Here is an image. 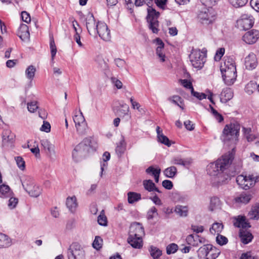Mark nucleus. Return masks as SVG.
Instances as JSON below:
<instances>
[{"label": "nucleus", "mask_w": 259, "mask_h": 259, "mask_svg": "<svg viewBox=\"0 0 259 259\" xmlns=\"http://www.w3.org/2000/svg\"><path fill=\"white\" fill-rule=\"evenodd\" d=\"M234 148L232 149V152H229L223 155L215 163H210L207 166V173L211 176H217L219 182L220 183H224L230 177L229 174L225 171L228 168L232 162L234 158Z\"/></svg>", "instance_id": "f257e3e1"}, {"label": "nucleus", "mask_w": 259, "mask_h": 259, "mask_svg": "<svg viewBox=\"0 0 259 259\" xmlns=\"http://www.w3.org/2000/svg\"><path fill=\"white\" fill-rule=\"evenodd\" d=\"M97 147V143L92 137L85 138L75 147L72 156L76 158L85 157L88 153L95 151Z\"/></svg>", "instance_id": "f03ea898"}, {"label": "nucleus", "mask_w": 259, "mask_h": 259, "mask_svg": "<svg viewBox=\"0 0 259 259\" xmlns=\"http://www.w3.org/2000/svg\"><path fill=\"white\" fill-rule=\"evenodd\" d=\"M221 70L225 84L228 85L233 84L237 77L236 66L233 59L226 60L224 67L221 66Z\"/></svg>", "instance_id": "7ed1b4c3"}, {"label": "nucleus", "mask_w": 259, "mask_h": 259, "mask_svg": "<svg viewBox=\"0 0 259 259\" xmlns=\"http://www.w3.org/2000/svg\"><path fill=\"white\" fill-rule=\"evenodd\" d=\"M240 128L239 124L237 122L226 124L223 131L222 140L225 143L230 142L232 144H236L238 141Z\"/></svg>", "instance_id": "20e7f679"}, {"label": "nucleus", "mask_w": 259, "mask_h": 259, "mask_svg": "<svg viewBox=\"0 0 259 259\" xmlns=\"http://www.w3.org/2000/svg\"><path fill=\"white\" fill-rule=\"evenodd\" d=\"M259 181V175L250 174L248 176L239 175L236 178V182L242 189L248 190L253 187Z\"/></svg>", "instance_id": "39448f33"}, {"label": "nucleus", "mask_w": 259, "mask_h": 259, "mask_svg": "<svg viewBox=\"0 0 259 259\" xmlns=\"http://www.w3.org/2000/svg\"><path fill=\"white\" fill-rule=\"evenodd\" d=\"M206 53L205 51H200L199 50H192L189 56L192 65L198 69L203 67L205 62Z\"/></svg>", "instance_id": "423d86ee"}, {"label": "nucleus", "mask_w": 259, "mask_h": 259, "mask_svg": "<svg viewBox=\"0 0 259 259\" xmlns=\"http://www.w3.org/2000/svg\"><path fill=\"white\" fill-rule=\"evenodd\" d=\"M198 252L199 255L204 256L205 259H215L218 257L221 251L211 244H206L200 247Z\"/></svg>", "instance_id": "0eeeda50"}, {"label": "nucleus", "mask_w": 259, "mask_h": 259, "mask_svg": "<svg viewBox=\"0 0 259 259\" xmlns=\"http://www.w3.org/2000/svg\"><path fill=\"white\" fill-rule=\"evenodd\" d=\"M197 18L201 24L208 25L215 21V13L212 9L204 8L199 12Z\"/></svg>", "instance_id": "6e6552de"}, {"label": "nucleus", "mask_w": 259, "mask_h": 259, "mask_svg": "<svg viewBox=\"0 0 259 259\" xmlns=\"http://www.w3.org/2000/svg\"><path fill=\"white\" fill-rule=\"evenodd\" d=\"M73 121L78 134L81 135L85 134L88 128V125L80 110L75 112L73 116Z\"/></svg>", "instance_id": "1a4fd4ad"}, {"label": "nucleus", "mask_w": 259, "mask_h": 259, "mask_svg": "<svg viewBox=\"0 0 259 259\" xmlns=\"http://www.w3.org/2000/svg\"><path fill=\"white\" fill-rule=\"evenodd\" d=\"M68 259H82L84 256V251L77 242L72 243L67 250Z\"/></svg>", "instance_id": "9d476101"}, {"label": "nucleus", "mask_w": 259, "mask_h": 259, "mask_svg": "<svg viewBox=\"0 0 259 259\" xmlns=\"http://www.w3.org/2000/svg\"><path fill=\"white\" fill-rule=\"evenodd\" d=\"M254 23V20L251 15H242L236 22L237 27L241 30H246L251 28Z\"/></svg>", "instance_id": "9b49d317"}, {"label": "nucleus", "mask_w": 259, "mask_h": 259, "mask_svg": "<svg viewBox=\"0 0 259 259\" xmlns=\"http://www.w3.org/2000/svg\"><path fill=\"white\" fill-rule=\"evenodd\" d=\"M96 34L105 41H109L111 38L110 30L108 29L106 24L104 22H99L96 25Z\"/></svg>", "instance_id": "f8f14e48"}, {"label": "nucleus", "mask_w": 259, "mask_h": 259, "mask_svg": "<svg viewBox=\"0 0 259 259\" xmlns=\"http://www.w3.org/2000/svg\"><path fill=\"white\" fill-rule=\"evenodd\" d=\"M186 241L189 245L198 247L200 245L205 243L206 240L197 234H190L187 236Z\"/></svg>", "instance_id": "ddd939ff"}, {"label": "nucleus", "mask_w": 259, "mask_h": 259, "mask_svg": "<svg viewBox=\"0 0 259 259\" xmlns=\"http://www.w3.org/2000/svg\"><path fill=\"white\" fill-rule=\"evenodd\" d=\"M144 235V229L142 224L139 223H132L130 228L128 236L141 237Z\"/></svg>", "instance_id": "4468645a"}, {"label": "nucleus", "mask_w": 259, "mask_h": 259, "mask_svg": "<svg viewBox=\"0 0 259 259\" xmlns=\"http://www.w3.org/2000/svg\"><path fill=\"white\" fill-rule=\"evenodd\" d=\"M259 38V31L252 29L246 32L242 37V39L247 44H253L256 42Z\"/></svg>", "instance_id": "2eb2a0df"}, {"label": "nucleus", "mask_w": 259, "mask_h": 259, "mask_svg": "<svg viewBox=\"0 0 259 259\" xmlns=\"http://www.w3.org/2000/svg\"><path fill=\"white\" fill-rule=\"evenodd\" d=\"M257 60L256 55L253 53H250L245 58V66L248 70H253L257 66Z\"/></svg>", "instance_id": "dca6fc26"}, {"label": "nucleus", "mask_w": 259, "mask_h": 259, "mask_svg": "<svg viewBox=\"0 0 259 259\" xmlns=\"http://www.w3.org/2000/svg\"><path fill=\"white\" fill-rule=\"evenodd\" d=\"M41 146L44 149L48 151L50 157L52 158L56 155L55 146L52 144L49 140L44 139L40 141Z\"/></svg>", "instance_id": "f3484780"}, {"label": "nucleus", "mask_w": 259, "mask_h": 259, "mask_svg": "<svg viewBox=\"0 0 259 259\" xmlns=\"http://www.w3.org/2000/svg\"><path fill=\"white\" fill-rule=\"evenodd\" d=\"M234 225L236 227L242 228V230L251 227L250 223L247 220L245 217L241 215H239L237 218H235Z\"/></svg>", "instance_id": "a211bd4d"}, {"label": "nucleus", "mask_w": 259, "mask_h": 259, "mask_svg": "<svg viewBox=\"0 0 259 259\" xmlns=\"http://www.w3.org/2000/svg\"><path fill=\"white\" fill-rule=\"evenodd\" d=\"M96 25L97 24H96L95 18L93 15H91L87 18L86 26L88 32L91 35L96 34Z\"/></svg>", "instance_id": "6ab92c4d"}, {"label": "nucleus", "mask_w": 259, "mask_h": 259, "mask_svg": "<svg viewBox=\"0 0 259 259\" xmlns=\"http://www.w3.org/2000/svg\"><path fill=\"white\" fill-rule=\"evenodd\" d=\"M17 34L22 40L28 39L30 37V33L28 26L24 24H21Z\"/></svg>", "instance_id": "aec40b11"}, {"label": "nucleus", "mask_w": 259, "mask_h": 259, "mask_svg": "<svg viewBox=\"0 0 259 259\" xmlns=\"http://www.w3.org/2000/svg\"><path fill=\"white\" fill-rule=\"evenodd\" d=\"M127 242L134 248L140 249L143 246V240L141 237L128 236Z\"/></svg>", "instance_id": "412c9836"}, {"label": "nucleus", "mask_w": 259, "mask_h": 259, "mask_svg": "<svg viewBox=\"0 0 259 259\" xmlns=\"http://www.w3.org/2000/svg\"><path fill=\"white\" fill-rule=\"evenodd\" d=\"M14 135L9 130H5L3 133V146H9L13 142Z\"/></svg>", "instance_id": "4be33fe9"}, {"label": "nucleus", "mask_w": 259, "mask_h": 259, "mask_svg": "<svg viewBox=\"0 0 259 259\" xmlns=\"http://www.w3.org/2000/svg\"><path fill=\"white\" fill-rule=\"evenodd\" d=\"M233 97V93L231 89H224L220 95V100L222 103H225L230 100Z\"/></svg>", "instance_id": "5701e85b"}, {"label": "nucleus", "mask_w": 259, "mask_h": 259, "mask_svg": "<svg viewBox=\"0 0 259 259\" xmlns=\"http://www.w3.org/2000/svg\"><path fill=\"white\" fill-rule=\"evenodd\" d=\"M167 100L169 102L177 105L182 110L184 109L185 105L184 100L180 96L178 95H173L169 97Z\"/></svg>", "instance_id": "b1692460"}, {"label": "nucleus", "mask_w": 259, "mask_h": 259, "mask_svg": "<svg viewBox=\"0 0 259 259\" xmlns=\"http://www.w3.org/2000/svg\"><path fill=\"white\" fill-rule=\"evenodd\" d=\"M66 205L71 212H74L78 206L76 197L75 196H73L72 197H67L66 199Z\"/></svg>", "instance_id": "393cba45"}, {"label": "nucleus", "mask_w": 259, "mask_h": 259, "mask_svg": "<svg viewBox=\"0 0 259 259\" xmlns=\"http://www.w3.org/2000/svg\"><path fill=\"white\" fill-rule=\"evenodd\" d=\"M189 208L187 206L177 205L175 206L174 212L180 217L186 218L188 215Z\"/></svg>", "instance_id": "a878e982"}, {"label": "nucleus", "mask_w": 259, "mask_h": 259, "mask_svg": "<svg viewBox=\"0 0 259 259\" xmlns=\"http://www.w3.org/2000/svg\"><path fill=\"white\" fill-rule=\"evenodd\" d=\"M239 236L242 242L244 244H248L251 242L253 239V235L252 234L246 230H240Z\"/></svg>", "instance_id": "bb28decb"}, {"label": "nucleus", "mask_w": 259, "mask_h": 259, "mask_svg": "<svg viewBox=\"0 0 259 259\" xmlns=\"http://www.w3.org/2000/svg\"><path fill=\"white\" fill-rule=\"evenodd\" d=\"M252 198V195L248 193L243 192L235 198L236 202L238 203L246 204L248 203Z\"/></svg>", "instance_id": "cd10ccee"}, {"label": "nucleus", "mask_w": 259, "mask_h": 259, "mask_svg": "<svg viewBox=\"0 0 259 259\" xmlns=\"http://www.w3.org/2000/svg\"><path fill=\"white\" fill-rule=\"evenodd\" d=\"M13 196V192L10 187L6 185H0V197L3 198H8Z\"/></svg>", "instance_id": "c85d7f7f"}, {"label": "nucleus", "mask_w": 259, "mask_h": 259, "mask_svg": "<svg viewBox=\"0 0 259 259\" xmlns=\"http://www.w3.org/2000/svg\"><path fill=\"white\" fill-rule=\"evenodd\" d=\"M146 172L149 175L154 176L156 183L159 182V175L161 172V169L159 167L155 168L153 166H150L146 169Z\"/></svg>", "instance_id": "c756f323"}, {"label": "nucleus", "mask_w": 259, "mask_h": 259, "mask_svg": "<svg viewBox=\"0 0 259 259\" xmlns=\"http://www.w3.org/2000/svg\"><path fill=\"white\" fill-rule=\"evenodd\" d=\"M25 191L30 196L33 197H37L41 193V189L35 184L32 187L29 188V190L27 189Z\"/></svg>", "instance_id": "7c9ffc66"}, {"label": "nucleus", "mask_w": 259, "mask_h": 259, "mask_svg": "<svg viewBox=\"0 0 259 259\" xmlns=\"http://www.w3.org/2000/svg\"><path fill=\"white\" fill-rule=\"evenodd\" d=\"M21 181L25 191L27 189L29 190V188L32 187V186L35 184L33 179L29 176L23 177Z\"/></svg>", "instance_id": "2f4dec72"}, {"label": "nucleus", "mask_w": 259, "mask_h": 259, "mask_svg": "<svg viewBox=\"0 0 259 259\" xmlns=\"http://www.w3.org/2000/svg\"><path fill=\"white\" fill-rule=\"evenodd\" d=\"M144 188L149 192L156 191L161 193V191L156 187L155 184L151 180L143 181Z\"/></svg>", "instance_id": "473e14b6"}, {"label": "nucleus", "mask_w": 259, "mask_h": 259, "mask_svg": "<svg viewBox=\"0 0 259 259\" xmlns=\"http://www.w3.org/2000/svg\"><path fill=\"white\" fill-rule=\"evenodd\" d=\"M11 244L10 238L4 234L0 233V248L8 247Z\"/></svg>", "instance_id": "72a5a7b5"}, {"label": "nucleus", "mask_w": 259, "mask_h": 259, "mask_svg": "<svg viewBox=\"0 0 259 259\" xmlns=\"http://www.w3.org/2000/svg\"><path fill=\"white\" fill-rule=\"evenodd\" d=\"M224 228V226L222 223H213L211 227L209 229V231L211 234L215 235V234H219L222 232Z\"/></svg>", "instance_id": "f704fd0d"}, {"label": "nucleus", "mask_w": 259, "mask_h": 259, "mask_svg": "<svg viewBox=\"0 0 259 259\" xmlns=\"http://www.w3.org/2000/svg\"><path fill=\"white\" fill-rule=\"evenodd\" d=\"M148 250L150 255L153 259H159V257L162 255V251L156 246H150Z\"/></svg>", "instance_id": "c9c22d12"}, {"label": "nucleus", "mask_w": 259, "mask_h": 259, "mask_svg": "<svg viewBox=\"0 0 259 259\" xmlns=\"http://www.w3.org/2000/svg\"><path fill=\"white\" fill-rule=\"evenodd\" d=\"M147 22L149 23V28L152 30L153 33H157L159 31V22L158 20L156 19L153 18L149 19Z\"/></svg>", "instance_id": "e433bc0d"}, {"label": "nucleus", "mask_w": 259, "mask_h": 259, "mask_svg": "<svg viewBox=\"0 0 259 259\" xmlns=\"http://www.w3.org/2000/svg\"><path fill=\"white\" fill-rule=\"evenodd\" d=\"M191 160L190 159H182L180 158H174L172 160V163L174 164L181 165L185 167H188L191 163Z\"/></svg>", "instance_id": "4c0bfd02"}, {"label": "nucleus", "mask_w": 259, "mask_h": 259, "mask_svg": "<svg viewBox=\"0 0 259 259\" xmlns=\"http://www.w3.org/2000/svg\"><path fill=\"white\" fill-rule=\"evenodd\" d=\"M127 197L128 202L131 204L138 201L141 198L140 194L132 192L127 193Z\"/></svg>", "instance_id": "58836bf2"}, {"label": "nucleus", "mask_w": 259, "mask_h": 259, "mask_svg": "<svg viewBox=\"0 0 259 259\" xmlns=\"http://www.w3.org/2000/svg\"><path fill=\"white\" fill-rule=\"evenodd\" d=\"M221 205L220 199L217 197H212L210 199L209 209L213 211L214 209L219 208Z\"/></svg>", "instance_id": "ea45409f"}, {"label": "nucleus", "mask_w": 259, "mask_h": 259, "mask_svg": "<svg viewBox=\"0 0 259 259\" xmlns=\"http://www.w3.org/2000/svg\"><path fill=\"white\" fill-rule=\"evenodd\" d=\"M36 69L33 65L29 66L25 71V75L27 78L31 81L34 77Z\"/></svg>", "instance_id": "a19ab883"}, {"label": "nucleus", "mask_w": 259, "mask_h": 259, "mask_svg": "<svg viewBox=\"0 0 259 259\" xmlns=\"http://www.w3.org/2000/svg\"><path fill=\"white\" fill-rule=\"evenodd\" d=\"M177 171V169L175 166H172L166 168L163 172L164 175L167 177L172 178H174Z\"/></svg>", "instance_id": "79ce46f5"}, {"label": "nucleus", "mask_w": 259, "mask_h": 259, "mask_svg": "<svg viewBox=\"0 0 259 259\" xmlns=\"http://www.w3.org/2000/svg\"><path fill=\"white\" fill-rule=\"evenodd\" d=\"M249 214L251 219L258 220L259 219V203L252 208Z\"/></svg>", "instance_id": "37998d69"}, {"label": "nucleus", "mask_w": 259, "mask_h": 259, "mask_svg": "<svg viewBox=\"0 0 259 259\" xmlns=\"http://www.w3.org/2000/svg\"><path fill=\"white\" fill-rule=\"evenodd\" d=\"M125 149V142L124 139H122L115 149L116 153L119 156H120L123 153Z\"/></svg>", "instance_id": "c03bdc74"}, {"label": "nucleus", "mask_w": 259, "mask_h": 259, "mask_svg": "<svg viewBox=\"0 0 259 259\" xmlns=\"http://www.w3.org/2000/svg\"><path fill=\"white\" fill-rule=\"evenodd\" d=\"M159 13L156 11L155 10L149 7L148 9V16L147 17V21L150 19H156L157 20L159 17Z\"/></svg>", "instance_id": "a18cd8bd"}, {"label": "nucleus", "mask_w": 259, "mask_h": 259, "mask_svg": "<svg viewBox=\"0 0 259 259\" xmlns=\"http://www.w3.org/2000/svg\"><path fill=\"white\" fill-rule=\"evenodd\" d=\"M98 224L103 226H107V219L105 215L104 211L103 210L100 213V214L98 217Z\"/></svg>", "instance_id": "49530a36"}, {"label": "nucleus", "mask_w": 259, "mask_h": 259, "mask_svg": "<svg viewBox=\"0 0 259 259\" xmlns=\"http://www.w3.org/2000/svg\"><path fill=\"white\" fill-rule=\"evenodd\" d=\"M228 1L233 7L238 8L244 6L248 0H228Z\"/></svg>", "instance_id": "de8ad7c7"}, {"label": "nucleus", "mask_w": 259, "mask_h": 259, "mask_svg": "<svg viewBox=\"0 0 259 259\" xmlns=\"http://www.w3.org/2000/svg\"><path fill=\"white\" fill-rule=\"evenodd\" d=\"M166 249L167 254L174 253L178 250V246L176 243H170L167 246Z\"/></svg>", "instance_id": "09e8293b"}, {"label": "nucleus", "mask_w": 259, "mask_h": 259, "mask_svg": "<svg viewBox=\"0 0 259 259\" xmlns=\"http://www.w3.org/2000/svg\"><path fill=\"white\" fill-rule=\"evenodd\" d=\"M103 240L100 236H96L93 243V246L97 250L100 249L102 246Z\"/></svg>", "instance_id": "8fccbe9b"}, {"label": "nucleus", "mask_w": 259, "mask_h": 259, "mask_svg": "<svg viewBox=\"0 0 259 259\" xmlns=\"http://www.w3.org/2000/svg\"><path fill=\"white\" fill-rule=\"evenodd\" d=\"M158 141L161 143L169 147L171 145V142L168 139V138L164 136L163 134L158 136Z\"/></svg>", "instance_id": "3c124183"}, {"label": "nucleus", "mask_w": 259, "mask_h": 259, "mask_svg": "<svg viewBox=\"0 0 259 259\" xmlns=\"http://www.w3.org/2000/svg\"><path fill=\"white\" fill-rule=\"evenodd\" d=\"M256 83L253 81H250L248 83L245 87V91L246 92L250 95L252 94L254 92V90L256 89Z\"/></svg>", "instance_id": "603ef678"}, {"label": "nucleus", "mask_w": 259, "mask_h": 259, "mask_svg": "<svg viewBox=\"0 0 259 259\" xmlns=\"http://www.w3.org/2000/svg\"><path fill=\"white\" fill-rule=\"evenodd\" d=\"M156 215H158L157 210L155 206H152L147 212V219L152 220Z\"/></svg>", "instance_id": "864d4df0"}, {"label": "nucleus", "mask_w": 259, "mask_h": 259, "mask_svg": "<svg viewBox=\"0 0 259 259\" xmlns=\"http://www.w3.org/2000/svg\"><path fill=\"white\" fill-rule=\"evenodd\" d=\"M216 241L218 244L224 245L227 243L228 240L227 237L219 234L216 237Z\"/></svg>", "instance_id": "5fc2aeb1"}, {"label": "nucleus", "mask_w": 259, "mask_h": 259, "mask_svg": "<svg viewBox=\"0 0 259 259\" xmlns=\"http://www.w3.org/2000/svg\"><path fill=\"white\" fill-rule=\"evenodd\" d=\"M38 108L37 102L36 101H32L27 103V109L30 112H34Z\"/></svg>", "instance_id": "6e6d98bb"}, {"label": "nucleus", "mask_w": 259, "mask_h": 259, "mask_svg": "<svg viewBox=\"0 0 259 259\" xmlns=\"http://www.w3.org/2000/svg\"><path fill=\"white\" fill-rule=\"evenodd\" d=\"M50 46L51 49V57L52 60H53L57 53V48L55 45L54 40L53 38L51 39L50 40Z\"/></svg>", "instance_id": "4d7b16f0"}, {"label": "nucleus", "mask_w": 259, "mask_h": 259, "mask_svg": "<svg viewBox=\"0 0 259 259\" xmlns=\"http://www.w3.org/2000/svg\"><path fill=\"white\" fill-rule=\"evenodd\" d=\"M191 93L193 96L197 98L198 99L200 100L206 98V95L205 94L195 92L194 89H192Z\"/></svg>", "instance_id": "13d9d810"}, {"label": "nucleus", "mask_w": 259, "mask_h": 259, "mask_svg": "<svg viewBox=\"0 0 259 259\" xmlns=\"http://www.w3.org/2000/svg\"><path fill=\"white\" fill-rule=\"evenodd\" d=\"M119 112L122 115L127 114L129 111V106L125 103H122L120 104Z\"/></svg>", "instance_id": "bf43d9fd"}, {"label": "nucleus", "mask_w": 259, "mask_h": 259, "mask_svg": "<svg viewBox=\"0 0 259 259\" xmlns=\"http://www.w3.org/2000/svg\"><path fill=\"white\" fill-rule=\"evenodd\" d=\"M15 160L19 168L21 170H24L25 165L23 159L21 157L18 156L15 158Z\"/></svg>", "instance_id": "052dcab7"}, {"label": "nucleus", "mask_w": 259, "mask_h": 259, "mask_svg": "<svg viewBox=\"0 0 259 259\" xmlns=\"http://www.w3.org/2000/svg\"><path fill=\"white\" fill-rule=\"evenodd\" d=\"M9 200L8 203V206L11 208H14L16 206L18 203V199L15 197H13L12 196L10 197H9Z\"/></svg>", "instance_id": "680f3d73"}, {"label": "nucleus", "mask_w": 259, "mask_h": 259, "mask_svg": "<svg viewBox=\"0 0 259 259\" xmlns=\"http://www.w3.org/2000/svg\"><path fill=\"white\" fill-rule=\"evenodd\" d=\"M21 18L23 21L27 23H29L31 21L29 14L26 11H23L21 12Z\"/></svg>", "instance_id": "e2e57ef3"}, {"label": "nucleus", "mask_w": 259, "mask_h": 259, "mask_svg": "<svg viewBox=\"0 0 259 259\" xmlns=\"http://www.w3.org/2000/svg\"><path fill=\"white\" fill-rule=\"evenodd\" d=\"M225 53V49L224 48H220L218 50H217L215 55L214 56V60L215 61H219L222 57L223 56Z\"/></svg>", "instance_id": "0e129e2a"}, {"label": "nucleus", "mask_w": 259, "mask_h": 259, "mask_svg": "<svg viewBox=\"0 0 259 259\" xmlns=\"http://www.w3.org/2000/svg\"><path fill=\"white\" fill-rule=\"evenodd\" d=\"M111 80L112 83L118 89H120L122 87V83L121 81L118 80L115 77H112L111 78Z\"/></svg>", "instance_id": "69168bd1"}, {"label": "nucleus", "mask_w": 259, "mask_h": 259, "mask_svg": "<svg viewBox=\"0 0 259 259\" xmlns=\"http://www.w3.org/2000/svg\"><path fill=\"white\" fill-rule=\"evenodd\" d=\"M180 81L185 88L190 89L191 91H192V89H193L192 82L187 79H181Z\"/></svg>", "instance_id": "338daca9"}, {"label": "nucleus", "mask_w": 259, "mask_h": 259, "mask_svg": "<svg viewBox=\"0 0 259 259\" xmlns=\"http://www.w3.org/2000/svg\"><path fill=\"white\" fill-rule=\"evenodd\" d=\"M40 130L46 133H49L51 130V125L47 121H44V123L40 127Z\"/></svg>", "instance_id": "774afa93"}]
</instances>
